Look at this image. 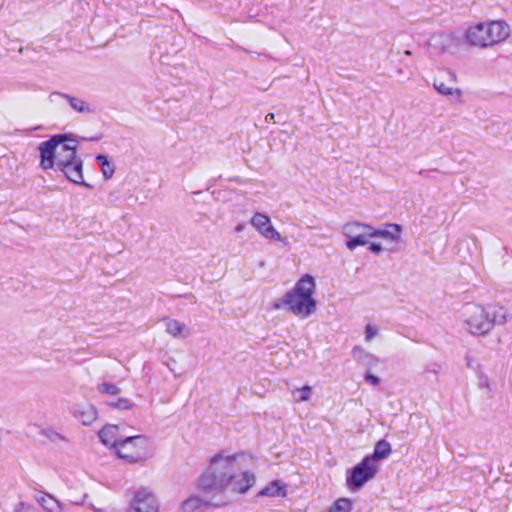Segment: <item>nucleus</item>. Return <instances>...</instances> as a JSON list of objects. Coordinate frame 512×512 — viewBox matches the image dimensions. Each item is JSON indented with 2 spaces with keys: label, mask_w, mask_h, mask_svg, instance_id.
I'll return each mask as SVG.
<instances>
[{
  "label": "nucleus",
  "mask_w": 512,
  "mask_h": 512,
  "mask_svg": "<svg viewBox=\"0 0 512 512\" xmlns=\"http://www.w3.org/2000/svg\"><path fill=\"white\" fill-rule=\"evenodd\" d=\"M241 455L220 452L197 479L195 488L204 494H220L227 490L246 493L255 484V475L241 469Z\"/></svg>",
  "instance_id": "1"
},
{
  "label": "nucleus",
  "mask_w": 512,
  "mask_h": 512,
  "mask_svg": "<svg viewBox=\"0 0 512 512\" xmlns=\"http://www.w3.org/2000/svg\"><path fill=\"white\" fill-rule=\"evenodd\" d=\"M315 290V278L310 274H304L294 287L274 304V307L285 308L300 319L308 318L317 309V301L314 298Z\"/></svg>",
  "instance_id": "2"
},
{
  "label": "nucleus",
  "mask_w": 512,
  "mask_h": 512,
  "mask_svg": "<svg viewBox=\"0 0 512 512\" xmlns=\"http://www.w3.org/2000/svg\"><path fill=\"white\" fill-rule=\"evenodd\" d=\"M511 35V27L504 20H486L470 23L464 33L465 44L480 49L504 43Z\"/></svg>",
  "instance_id": "3"
},
{
  "label": "nucleus",
  "mask_w": 512,
  "mask_h": 512,
  "mask_svg": "<svg viewBox=\"0 0 512 512\" xmlns=\"http://www.w3.org/2000/svg\"><path fill=\"white\" fill-rule=\"evenodd\" d=\"M464 329L473 336H485L495 325H503L508 320L507 311L503 307L491 308L469 303L461 312Z\"/></svg>",
  "instance_id": "4"
},
{
  "label": "nucleus",
  "mask_w": 512,
  "mask_h": 512,
  "mask_svg": "<svg viewBox=\"0 0 512 512\" xmlns=\"http://www.w3.org/2000/svg\"><path fill=\"white\" fill-rule=\"evenodd\" d=\"M71 141L69 135L58 134L52 136L49 140L40 143L38 149L40 153V168L50 170L54 167L60 169L70 161L79 158L77 148L67 142Z\"/></svg>",
  "instance_id": "5"
},
{
  "label": "nucleus",
  "mask_w": 512,
  "mask_h": 512,
  "mask_svg": "<svg viewBox=\"0 0 512 512\" xmlns=\"http://www.w3.org/2000/svg\"><path fill=\"white\" fill-rule=\"evenodd\" d=\"M114 452L127 463H140L150 457V442L143 435L127 436L120 441Z\"/></svg>",
  "instance_id": "6"
},
{
  "label": "nucleus",
  "mask_w": 512,
  "mask_h": 512,
  "mask_svg": "<svg viewBox=\"0 0 512 512\" xmlns=\"http://www.w3.org/2000/svg\"><path fill=\"white\" fill-rule=\"evenodd\" d=\"M373 226L359 221H350L342 226L341 233L347 239L345 245L353 251L359 246L369 244L372 239Z\"/></svg>",
  "instance_id": "7"
},
{
  "label": "nucleus",
  "mask_w": 512,
  "mask_h": 512,
  "mask_svg": "<svg viewBox=\"0 0 512 512\" xmlns=\"http://www.w3.org/2000/svg\"><path fill=\"white\" fill-rule=\"evenodd\" d=\"M378 471V463H374L372 458L365 457L348 474L346 484L349 488L360 489L365 483L373 479Z\"/></svg>",
  "instance_id": "8"
},
{
  "label": "nucleus",
  "mask_w": 512,
  "mask_h": 512,
  "mask_svg": "<svg viewBox=\"0 0 512 512\" xmlns=\"http://www.w3.org/2000/svg\"><path fill=\"white\" fill-rule=\"evenodd\" d=\"M434 89L442 96L459 100L463 92L457 86V76L447 69H440L433 79Z\"/></svg>",
  "instance_id": "9"
},
{
  "label": "nucleus",
  "mask_w": 512,
  "mask_h": 512,
  "mask_svg": "<svg viewBox=\"0 0 512 512\" xmlns=\"http://www.w3.org/2000/svg\"><path fill=\"white\" fill-rule=\"evenodd\" d=\"M127 512H159L158 499L148 489L141 488L135 493Z\"/></svg>",
  "instance_id": "10"
},
{
  "label": "nucleus",
  "mask_w": 512,
  "mask_h": 512,
  "mask_svg": "<svg viewBox=\"0 0 512 512\" xmlns=\"http://www.w3.org/2000/svg\"><path fill=\"white\" fill-rule=\"evenodd\" d=\"M252 227L265 239L280 242L283 240L280 233L273 226L268 215L256 212L250 219Z\"/></svg>",
  "instance_id": "11"
},
{
  "label": "nucleus",
  "mask_w": 512,
  "mask_h": 512,
  "mask_svg": "<svg viewBox=\"0 0 512 512\" xmlns=\"http://www.w3.org/2000/svg\"><path fill=\"white\" fill-rule=\"evenodd\" d=\"M209 494H204L199 492L196 489V492L191 493L187 498H185L178 507L179 512H204L211 506V501L207 499L206 496Z\"/></svg>",
  "instance_id": "12"
},
{
  "label": "nucleus",
  "mask_w": 512,
  "mask_h": 512,
  "mask_svg": "<svg viewBox=\"0 0 512 512\" xmlns=\"http://www.w3.org/2000/svg\"><path fill=\"white\" fill-rule=\"evenodd\" d=\"M59 170L61 172H63L64 175L71 182L78 184V185H84L86 187H90V185L84 181L83 161L80 157L75 159L74 161L68 162V164L64 165Z\"/></svg>",
  "instance_id": "13"
},
{
  "label": "nucleus",
  "mask_w": 512,
  "mask_h": 512,
  "mask_svg": "<svg viewBox=\"0 0 512 512\" xmlns=\"http://www.w3.org/2000/svg\"><path fill=\"white\" fill-rule=\"evenodd\" d=\"M98 437L102 444L114 451L122 439L119 437V427L117 425H105L99 432Z\"/></svg>",
  "instance_id": "14"
},
{
  "label": "nucleus",
  "mask_w": 512,
  "mask_h": 512,
  "mask_svg": "<svg viewBox=\"0 0 512 512\" xmlns=\"http://www.w3.org/2000/svg\"><path fill=\"white\" fill-rule=\"evenodd\" d=\"M74 416L85 426L93 424L98 418V411L95 406L89 403L77 405Z\"/></svg>",
  "instance_id": "15"
},
{
  "label": "nucleus",
  "mask_w": 512,
  "mask_h": 512,
  "mask_svg": "<svg viewBox=\"0 0 512 512\" xmlns=\"http://www.w3.org/2000/svg\"><path fill=\"white\" fill-rule=\"evenodd\" d=\"M402 228L399 224H386L383 229H377L373 227L372 230V239L373 238H382L384 240H388L390 242H398L401 238Z\"/></svg>",
  "instance_id": "16"
},
{
  "label": "nucleus",
  "mask_w": 512,
  "mask_h": 512,
  "mask_svg": "<svg viewBox=\"0 0 512 512\" xmlns=\"http://www.w3.org/2000/svg\"><path fill=\"white\" fill-rule=\"evenodd\" d=\"M165 331L175 339H187L191 332L190 328L184 323L176 319H166Z\"/></svg>",
  "instance_id": "17"
},
{
  "label": "nucleus",
  "mask_w": 512,
  "mask_h": 512,
  "mask_svg": "<svg viewBox=\"0 0 512 512\" xmlns=\"http://www.w3.org/2000/svg\"><path fill=\"white\" fill-rule=\"evenodd\" d=\"M75 484H79V492L74 494L73 491L77 489V487H70V497L73 498L75 503H82L89 496L91 492L92 486H94V481L88 476H83L78 479Z\"/></svg>",
  "instance_id": "18"
},
{
  "label": "nucleus",
  "mask_w": 512,
  "mask_h": 512,
  "mask_svg": "<svg viewBox=\"0 0 512 512\" xmlns=\"http://www.w3.org/2000/svg\"><path fill=\"white\" fill-rule=\"evenodd\" d=\"M56 98H63L65 99L69 105L71 106L72 109H74L75 111L79 112V113H91L93 112V109L90 107V105L85 102L84 100L82 99H79V98H76V97H73V96H70V95H67V94H62V93H52L50 95V99L51 101H55Z\"/></svg>",
  "instance_id": "19"
},
{
  "label": "nucleus",
  "mask_w": 512,
  "mask_h": 512,
  "mask_svg": "<svg viewBox=\"0 0 512 512\" xmlns=\"http://www.w3.org/2000/svg\"><path fill=\"white\" fill-rule=\"evenodd\" d=\"M286 495L287 486L282 484L279 480L270 482L258 493V496L265 497H285Z\"/></svg>",
  "instance_id": "20"
},
{
  "label": "nucleus",
  "mask_w": 512,
  "mask_h": 512,
  "mask_svg": "<svg viewBox=\"0 0 512 512\" xmlns=\"http://www.w3.org/2000/svg\"><path fill=\"white\" fill-rule=\"evenodd\" d=\"M36 501L46 512H64L62 503L50 494H42Z\"/></svg>",
  "instance_id": "21"
},
{
  "label": "nucleus",
  "mask_w": 512,
  "mask_h": 512,
  "mask_svg": "<svg viewBox=\"0 0 512 512\" xmlns=\"http://www.w3.org/2000/svg\"><path fill=\"white\" fill-rule=\"evenodd\" d=\"M391 453V445L386 440H380L374 447L373 454L366 456L372 458L374 463H378L379 460L386 459Z\"/></svg>",
  "instance_id": "22"
},
{
  "label": "nucleus",
  "mask_w": 512,
  "mask_h": 512,
  "mask_svg": "<svg viewBox=\"0 0 512 512\" xmlns=\"http://www.w3.org/2000/svg\"><path fill=\"white\" fill-rule=\"evenodd\" d=\"M313 389L310 385H304L300 388H294L291 390V395L294 402L302 403L307 402L311 399Z\"/></svg>",
  "instance_id": "23"
},
{
  "label": "nucleus",
  "mask_w": 512,
  "mask_h": 512,
  "mask_svg": "<svg viewBox=\"0 0 512 512\" xmlns=\"http://www.w3.org/2000/svg\"><path fill=\"white\" fill-rule=\"evenodd\" d=\"M353 501L347 497H341L335 500L328 508L327 512H352Z\"/></svg>",
  "instance_id": "24"
},
{
  "label": "nucleus",
  "mask_w": 512,
  "mask_h": 512,
  "mask_svg": "<svg viewBox=\"0 0 512 512\" xmlns=\"http://www.w3.org/2000/svg\"><path fill=\"white\" fill-rule=\"evenodd\" d=\"M96 161L101 168L103 177L105 179H110L115 171L113 164L108 160V158L105 155H98L96 157Z\"/></svg>",
  "instance_id": "25"
},
{
  "label": "nucleus",
  "mask_w": 512,
  "mask_h": 512,
  "mask_svg": "<svg viewBox=\"0 0 512 512\" xmlns=\"http://www.w3.org/2000/svg\"><path fill=\"white\" fill-rule=\"evenodd\" d=\"M97 390L101 394H106L110 396H116L120 393V388L117 385L109 382H102L98 384Z\"/></svg>",
  "instance_id": "26"
},
{
  "label": "nucleus",
  "mask_w": 512,
  "mask_h": 512,
  "mask_svg": "<svg viewBox=\"0 0 512 512\" xmlns=\"http://www.w3.org/2000/svg\"><path fill=\"white\" fill-rule=\"evenodd\" d=\"M41 434L53 443L66 441V437L63 434L59 433L58 431L52 428L42 430Z\"/></svg>",
  "instance_id": "27"
},
{
  "label": "nucleus",
  "mask_w": 512,
  "mask_h": 512,
  "mask_svg": "<svg viewBox=\"0 0 512 512\" xmlns=\"http://www.w3.org/2000/svg\"><path fill=\"white\" fill-rule=\"evenodd\" d=\"M108 405L119 410H129L133 407V403L127 398H118L116 401L109 402Z\"/></svg>",
  "instance_id": "28"
},
{
  "label": "nucleus",
  "mask_w": 512,
  "mask_h": 512,
  "mask_svg": "<svg viewBox=\"0 0 512 512\" xmlns=\"http://www.w3.org/2000/svg\"><path fill=\"white\" fill-rule=\"evenodd\" d=\"M379 334V327L374 324H367L364 331V339L366 342H371Z\"/></svg>",
  "instance_id": "29"
},
{
  "label": "nucleus",
  "mask_w": 512,
  "mask_h": 512,
  "mask_svg": "<svg viewBox=\"0 0 512 512\" xmlns=\"http://www.w3.org/2000/svg\"><path fill=\"white\" fill-rule=\"evenodd\" d=\"M352 354L359 361L375 360L374 357L372 356V354H370L369 352L365 351L364 349H362L359 346H356V347L353 348Z\"/></svg>",
  "instance_id": "30"
},
{
  "label": "nucleus",
  "mask_w": 512,
  "mask_h": 512,
  "mask_svg": "<svg viewBox=\"0 0 512 512\" xmlns=\"http://www.w3.org/2000/svg\"><path fill=\"white\" fill-rule=\"evenodd\" d=\"M13 512H38V510L33 504L18 502L14 505Z\"/></svg>",
  "instance_id": "31"
},
{
  "label": "nucleus",
  "mask_w": 512,
  "mask_h": 512,
  "mask_svg": "<svg viewBox=\"0 0 512 512\" xmlns=\"http://www.w3.org/2000/svg\"><path fill=\"white\" fill-rule=\"evenodd\" d=\"M478 386L481 389H486L488 391L491 390L490 378L482 371H479L478 373Z\"/></svg>",
  "instance_id": "32"
},
{
  "label": "nucleus",
  "mask_w": 512,
  "mask_h": 512,
  "mask_svg": "<svg viewBox=\"0 0 512 512\" xmlns=\"http://www.w3.org/2000/svg\"><path fill=\"white\" fill-rule=\"evenodd\" d=\"M369 250L374 254H379L383 251V246L381 243L372 242L369 245Z\"/></svg>",
  "instance_id": "33"
},
{
  "label": "nucleus",
  "mask_w": 512,
  "mask_h": 512,
  "mask_svg": "<svg viewBox=\"0 0 512 512\" xmlns=\"http://www.w3.org/2000/svg\"><path fill=\"white\" fill-rule=\"evenodd\" d=\"M365 379H366V381H368L369 383H371L374 386H377L380 383V379L371 373H367L365 375Z\"/></svg>",
  "instance_id": "34"
},
{
  "label": "nucleus",
  "mask_w": 512,
  "mask_h": 512,
  "mask_svg": "<svg viewBox=\"0 0 512 512\" xmlns=\"http://www.w3.org/2000/svg\"><path fill=\"white\" fill-rule=\"evenodd\" d=\"M274 114L273 113H268L266 116H265V120L268 122V121H272L274 120Z\"/></svg>",
  "instance_id": "35"
},
{
  "label": "nucleus",
  "mask_w": 512,
  "mask_h": 512,
  "mask_svg": "<svg viewBox=\"0 0 512 512\" xmlns=\"http://www.w3.org/2000/svg\"><path fill=\"white\" fill-rule=\"evenodd\" d=\"M244 228H245V225H244V224H239V225H237V226L235 227V231H236V232H241V231H243V230H244Z\"/></svg>",
  "instance_id": "36"
},
{
  "label": "nucleus",
  "mask_w": 512,
  "mask_h": 512,
  "mask_svg": "<svg viewBox=\"0 0 512 512\" xmlns=\"http://www.w3.org/2000/svg\"><path fill=\"white\" fill-rule=\"evenodd\" d=\"M405 55H411V51L406 50V51H405Z\"/></svg>",
  "instance_id": "37"
}]
</instances>
